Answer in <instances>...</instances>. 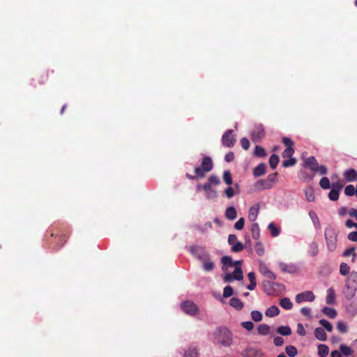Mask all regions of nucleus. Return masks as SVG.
Returning <instances> with one entry per match:
<instances>
[{
    "mask_svg": "<svg viewBox=\"0 0 357 357\" xmlns=\"http://www.w3.org/2000/svg\"><path fill=\"white\" fill-rule=\"evenodd\" d=\"M223 180L227 185L232 184V182H233L232 177H231V174L229 170L224 172Z\"/></svg>",
    "mask_w": 357,
    "mask_h": 357,
    "instance_id": "obj_39",
    "label": "nucleus"
},
{
    "mask_svg": "<svg viewBox=\"0 0 357 357\" xmlns=\"http://www.w3.org/2000/svg\"><path fill=\"white\" fill-rule=\"evenodd\" d=\"M273 343L275 346L280 347L284 344V339L282 337H275L273 340Z\"/></svg>",
    "mask_w": 357,
    "mask_h": 357,
    "instance_id": "obj_63",
    "label": "nucleus"
},
{
    "mask_svg": "<svg viewBox=\"0 0 357 357\" xmlns=\"http://www.w3.org/2000/svg\"><path fill=\"white\" fill-rule=\"evenodd\" d=\"M355 251V248L354 247H351L347 250H346L344 252H343V255L344 257H349L351 255H353V257H356V253L354 252Z\"/></svg>",
    "mask_w": 357,
    "mask_h": 357,
    "instance_id": "obj_58",
    "label": "nucleus"
},
{
    "mask_svg": "<svg viewBox=\"0 0 357 357\" xmlns=\"http://www.w3.org/2000/svg\"><path fill=\"white\" fill-rule=\"evenodd\" d=\"M229 304L238 310H241L243 307V303L237 298H231Z\"/></svg>",
    "mask_w": 357,
    "mask_h": 357,
    "instance_id": "obj_24",
    "label": "nucleus"
},
{
    "mask_svg": "<svg viewBox=\"0 0 357 357\" xmlns=\"http://www.w3.org/2000/svg\"><path fill=\"white\" fill-rule=\"evenodd\" d=\"M258 333L262 335H266L270 332V327L267 324H263L258 326Z\"/></svg>",
    "mask_w": 357,
    "mask_h": 357,
    "instance_id": "obj_32",
    "label": "nucleus"
},
{
    "mask_svg": "<svg viewBox=\"0 0 357 357\" xmlns=\"http://www.w3.org/2000/svg\"><path fill=\"white\" fill-rule=\"evenodd\" d=\"M315 296L311 291H305L302 293L298 294L296 296L295 300L298 303H301L304 301L312 302L314 300Z\"/></svg>",
    "mask_w": 357,
    "mask_h": 357,
    "instance_id": "obj_8",
    "label": "nucleus"
},
{
    "mask_svg": "<svg viewBox=\"0 0 357 357\" xmlns=\"http://www.w3.org/2000/svg\"><path fill=\"white\" fill-rule=\"evenodd\" d=\"M268 229L270 230V232L273 237H276L280 234V229H278L274 223L271 222L268 225Z\"/></svg>",
    "mask_w": 357,
    "mask_h": 357,
    "instance_id": "obj_35",
    "label": "nucleus"
},
{
    "mask_svg": "<svg viewBox=\"0 0 357 357\" xmlns=\"http://www.w3.org/2000/svg\"><path fill=\"white\" fill-rule=\"evenodd\" d=\"M243 249V244L240 241H237L236 242V243L234 244V245H232L231 251L234 252H238L242 251Z\"/></svg>",
    "mask_w": 357,
    "mask_h": 357,
    "instance_id": "obj_46",
    "label": "nucleus"
},
{
    "mask_svg": "<svg viewBox=\"0 0 357 357\" xmlns=\"http://www.w3.org/2000/svg\"><path fill=\"white\" fill-rule=\"evenodd\" d=\"M213 168V162L212 159L208 156H205L203 158L201 166L196 167L195 168V175H191L190 174H186V177L190 180H196L199 178H204L206 175V172L211 171Z\"/></svg>",
    "mask_w": 357,
    "mask_h": 357,
    "instance_id": "obj_2",
    "label": "nucleus"
},
{
    "mask_svg": "<svg viewBox=\"0 0 357 357\" xmlns=\"http://www.w3.org/2000/svg\"><path fill=\"white\" fill-rule=\"evenodd\" d=\"M340 352L342 353L346 356H350L352 352L351 349L345 344H341L340 347Z\"/></svg>",
    "mask_w": 357,
    "mask_h": 357,
    "instance_id": "obj_41",
    "label": "nucleus"
},
{
    "mask_svg": "<svg viewBox=\"0 0 357 357\" xmlns=\"http://www.w3.org/2000/svg\"><path fill=\"white\" fill-rule=\"evenodd\" d=\"M199 352L196 347L190 346L185 351L184 357H198Z\"/></svg>",
    "mask_w": 357,
    "mask_h": 357,
    "instance_id": "obj_21",
    "label": "nucleus"
},
{
    "mask_svg": "<svg viewBox=\"0 0 357 357\" xmlns=\"http://www.w3.org/2000/svg\"><path fill=\"white\" fill-rule=\"evenodd\" d=\"M203 268L205 271L210 272L214 268V264L211 261H206L204 263Z\"/></svg>",
    "mask_w": 357,
    "mask_h": 357,
    "instance_id": "obj_50",
    "label": "nucleus"
},
{
    "mask_svg": "<svg viewBox=\"0 0 357 357\" xmlns=\"http://www.w3.org/2000/svg\"><path fill=\"white\" fill-rule=\"evenodd\" d=\"M241 145L243 149L248 150L250 147V142L246 137H243L241 139Z\"/></svg>",
    "mask_w": 357,
    "mask_h": 357,
    "instance_id": "obj_60",
    "label": "nucleus"
},
{
    "mask_svg": "<svg viewBox=\"0 0 357 357\" xmlns=\"http://www.w3.org/2000/svg\"><path fill=\"white\" fill-rule=\"evenodd\" d=\"M214 343L224 347H229L233 344V335L231 331L226 327L216 328L213 333Z\"/></svg>",
    "mask_w": 357,
    "mask_h": 357,
    "instance_id": "obj_1",
    "label": "nucleus"
},
{
    "mask_svg": "<svg viewBox=\"0 0 357 357\" xmlns=\"http://www.w3.org/2000/svg\"><path fill=\"white\" fill-rule=\"evenodd\" d=\"M337 231L332 227H328L325 229V239L329 251L333 252L337 247Z\"/></svg>",
    "mask_w": 357,
    "mask_h": 357,
    "instance_id": "obj_4",
    "label": "nucleus"
},
{
    "mask_svg": "<svg viewBox=\"0 0 357 357\" xmlns=\"http://www.w3.org/2000/svg\"><path fill=\"white\" fill-rule=\"evenodd\" d=\"M326 302L328 305H333L335 303V291L332 288H329L327 290V296L326 298Z\"/></svg>",
    "mask_w": 357,
    "mask_h": 357,
    "instance_id": "obj_19",
    "label": "nucleus"
},
{
    "mask_svg": "<svg viewBox=\"0 0 357 357\" xmlns=\"http://www.w3.org/2000/svg\"><path fill=\"white\" fill-rule=\"evenodd\" d=\"M233 130H228L222 137V144L227 147H232L235 144L236 139L233 135Z\"/></svg>",
    "mask_w": 357,
    "mask_h": 357,
    "instance_id": "obj_7",
    "label": "nucleus"
},
{
    "mask_svg": "<svg viewBox=\"0 0 357 357\" xmlns=\"http://www.w3.org/2000/svg\"><path fill=\"white\" fill-rule=\"evenodd\" d=\"M279 314H280V309L275 305L271 306L265 312L266 316H267L268 317H274L278 315Z\"/></svg>",
    "mask_w": 357,
    "mask_h": 357,
    "instance_id": "obj_20",
    "label": "nucleus"
},
{
    "mask_svg": "<svg viewBox=\"0 0 357 357\" xmlns=\"http://www.w3.org/2000/svg\"><path fill=\"white\" fill-rule=\"evenodd\" d=\"M285 351L289 357H294L297 355V349L293 345H288L285 348Z\"/></svg>",
    "mask_w": 357,
    "mask_h": 357,
    "instance_id": "obj_31",
    "label": "nucleus"
},
{
    "mask_svg": "<svg viewBox=\"0 0 357 357\" xmlns=\"http://www.w3.org/2000/svg\"><path fill=\"white\" fill-rule=\"evenodd\" d=\"M205 193L206 198L208 199H214L217 197V192L213 189L207 190L205 192Z\"/></svg>",
    "mask_w": 357,
    "mask_h": 357,
    "instance_id": "obj_55",
    "label": "nucleus"
},
{
    "mask_svg": "<svg viewBox=\"0 0 357 357\" xmlns=\"http://www.w3.org/2000/svg\"><path fill=\"white\" fill-rule=\"evenodd\" d=\"M245 224V220L243 218H241L238 220L234 224V228L237 230H241Z\"/></svg>",
    "mask_w": 357,
    "mask_h": 357,
    "instance_id": "obj_54",
    "label": "nucleus"
},
{
    "mask_svg": "<svg viewBox=\"0 0 357 357\" xmlns=\"http://www.w3.org/2000/svg\"><path fill=\"white\" fill-rule=\"evenodd\" d=\"M259 211V205L257 204L252 206L249 209L248 219L251 222H255L257 220Z\"/></svg>",
    "mask_w": 357,
    "mask_h": 357,
    "instance_id": "obj_12",
    "label": "nucleus"
},
{
    "mask_svg": "<svg viewBox=\"0 0 357 357\" xmlns=\"http://www.w3.org/2000/svg\"><path fill=\"white\" fill-rule=\"evenodd\" d=\"M279 267L282 272H286V273H294L296 270L295 266L289 265L284 262H280L279 264Z\"/></svg>",
    "mask_w": 357,
    "mask_h": 357,
    "instance_id": "obj_17",
    "label": "nucleus"
},
{
    "mask_svg": "<svg viewBox=\"0 0 357 357\" xmlns=\"http://www.w3.org/2000/svg\"><path fill=\"white\" fill-rule=\"evenodd\" d=\"M221 262L223 265L222 270H225L227 267L234 266V261L229 256H224L221 259Z\"/></svg>",
    "mask_w": 357,
    "mask_h": 357,
    "instance_id": "obj_23",
    "label": "nucleus"
},
{
    "mask_svg": "<svg viewBox=\"0 0 357 357\" xmlns=\"http://www.w3.org/2000/svg\"><path fill=\"white\" fill-rule=\"evenodd\" d=\"M340 191L336 189H331V190L328 193V198L331 201H337L339 198Z\"/></svg>",
    "mask_w": 357,
    "mask_h": 357,
    "instance_id": "obj_42",
    "label": "nucleus"
},
{
    "mask_svg": "<svg viewBox=\"0 0 357 357\" xmlns=\"http://www.w3.org/2000/svg\"><path fill=\"white\" fill-rule=\"evenodd\" d=\"M297 333L301 336H305L306 335V331L303 324L301 323L297 324Z\"/></svg>",
    "mask_w": 357,
    "mask_h": 357,
    "instance_id": "obj_59",
    "label": "nucleus"
},
{
    "mask_svg": "<svg viewBox=\"0 0 357 357\" xmlns=\"http://www.w3.org/2000/svg\"><path fill=\"white\" fill-rule=\"evenodd\" d=\"M348 239L351 241L357 242V231L350 232L348 235Z\"/></svg>",
    "mask_w": 357,
    "mask_h": 357,
    "instance_id": "obj_64",
    "label": "nucleus"
},
{
    "mask_svg": "<svg viewBox=\"0 0 357 357\" xmlns=\"http://www.w3.org/2000/svg\"><path fill=\"white\" fill-rule=\"evenodd\" d=\"M225 217L229 220H234L237 217V212L234 206L228 207L225 211Z\"/></svg>",
    "mask_w": 357,
    "mask_h": 357,
    "instance_id": "obj_15",
    "label": "nucleus"
},
{
    "mask_svg": "<svg viewBox=\"0 0 357 357\" xmlns=\"http://www.w3.org/2000/svg\"><path fill=\"white\" fill-rule=\"evenodd\" d=\"M280 306L285 310H291L293 304L289 298H283L280 301Z\"/></svg>",
    "mask_w": 357,
    "mask_h": 357,
    "instance_id": "obj_26",
    "label": "nucleus"
},
{
    "mask_svg": "<svg viewBox=\"0 0 357 357\" xmlns=\"http://www.w3.org/2000/svg\"><path fill=\"white\" fill-rule=\"evenodd\" d=\"M259 271L266 278L274 280L276 279L275 274L268 268L265 264H259Z\"/></svg>",
    "mask_w": 357,
    "mask_h": 357,
    "instance_id": "obj_10",
    "label": "nucleus"
},
{
    "mask_svg": "<svg viewBox=\"0 0 357 357\" xmlns=\"http://www.w3.org/2000/svg\"><path fill=\"white\" fill-rule=\"evenodd\" d=\"M266 171V165L265 163H260L256 166L253 169V175L255 177H259L263 176Z\"/></svg>",
    "mask_w": 357,
    "mask_h": 357,
    "instance_id": "obj_13",
    "label": "nucleus"
},
{
    "mask_svg": "<svg viewBox=\"0 0 357 357\" xmlns=\"http://www.w3.org/2000/svg\"><path fill=\"white\" fill-rule=\"evenodd\" d=\"M304 165L311 171L318 172L321 175H325L327 173V168L324 165H319L317 159L314 156H310L305 159Z\"/></svg>",
    "mask_w": 357,
    "mask_h": 357,
    "instance_id": "obj_5",
    "label": "nucleus"
},
{
    "mask_svg": "<svg viewBox=\"0 0 357 357\" xmlns=\"http://www.w3.org/2000/svg\"><path fill=\"white\" fill-rule=\"evenodd\" d=\"M319 185H320L321 188L323 189L330 188L331 184H330V181H329L328 178H327V177L321 178L319 181Z\"/></svg>",
    "mask_w": 357,
    "mask_h": 357,
    "instance_id": "obj_43",
    "label": "nucleus"
},
{
    "mask_svg": "<svg viewBox=\"0 0 357 357\" xmlns=\"http://www.w3.org/2000/svg\"><path fill=\"white\" fill-rule=\"evenodd\" d=\"M305 195L306 199L308 202H313L314 200V191H313L312 188H310L308 189H306L305 190Z\"/></svg>",
    "mask_w": 357,
    "mask_h": 357,
    "instance_id": "obj_37",
    "label": "nucleus"
},
{
    "mask_svg": "<svg viewBox=\"0 0 357 357\" xmlns=\"http://www.w3.org/2000/svg\"><path fill=\"white\" fill-rule=\"evenodd\" d=\"M314 336L321 341H326L327 339L326 333L323 328L319 327L314 330Z\"/></svg>",
    "mask_w": 357,
    "mask_h": 357,
    "instance_id": "obj_16",
    "label": "nucleus"
},
{
    "mask_svg": "<svg viewBox=\"0 0 357 357\" xmlns=\"http://www.w3.org/2000/svg\"><path fill=\"white\" fill-rule=\"evenodd\" d=\"M279 161H280L279 156L276 154H273L272 155H271V157L269 158L270 167L273 169H275L276 168Z\"/></svg>",
    "mask_w": 357,
    "mask_h": 357,
    "instance_id": "obj_28",
    "label": "nucleus"
},
{
    "mask_svg": "<svg viewBox=\"0 0 357 357\" xmlns=\"http://www.w3.org/2000/svg\"><path fill=\"white\" fill-rule=\"evenodd\" d=\"M282 143L284 144V146L287 147V148H289V147H292L294 146V142L288 138V137H283L282 138Z\"/></svg>",
    "mask_w": 357,
    "mask_h": 357,
    "instance_id": "obj_57",
    "label": "nucleus"
},
{
    "mask_svg": "<svg viewBox=\"0 0 357 357\" xmlns=\"http://www.w3.org/2000/svg\"><path fill=\"white\" fill-rule=\"evenodd\" d=\"M319 324L321 325L328 332H332L333 326L326 319H322L319 321Z\"/></svg>",
    "mask_w": 357,
    "mask_h": 357,
    "instance_id": "obj_36",
    "label": "nucleus"
},
{
    "mask_svg": "<svg viewBox=\"0 0 357 357\" xmlns=\"http://www.w3.org/2000/svg\"><path fill=\"white\" fill-rule=\"evenodd\" d=\"M294 153V149L292 147L286 148V149L282 152V156L283 158H291Z\"/></svg>",
    "mask_w": 357,
    "mask_h": 357,
    "instance_id": "obj_48",
    "label": "nucleus"
},
{
    "mask_svg": "<svg viewBox=\"0 0 357 357\" xmlns=\"http://www.w3.org/2000/svg\"><path fill=\"white\" fill-rule=\"evenodd\" d=\"M50 237L52 239L47 238L50 243L53 244L54 250H59L67 241L68 235L66 230H61L52 227L50 229Z\"/></svg>",
    "mask_w": 357,
    "mask_h": 357,
    "instance_id": "obj_3",
    "label": "nucleus"
},
{
    "mask_svg": "<svg viewBox=\"0 0 357 357\" xmlns=\"http://www.w3.org/2000/svg\"><path fill=\"white\" fill-rule=\"evenodd\" d=\"M251 317L253 321L259 322L262 319V314L258 310H254L251 312Z\"/></svg>",
    "mask_w": 357,
    "mask_h": 357,
    "instance_id": "obj_38",
    "label": "nucleus"
},
{
    "mask_svg": "<svg viewBox=\"0 0 357 357\" xmlns=\"http://www.w3.org/2000/svg\"><path fill=\"white\" fill-rule=\"evenodd\" d=\"M241 326L243 328L248 331H251L254 328V324L251 321H244L241 323Z\"/></svg>",
    "mask_w": 357,
    "mask_h": 357,
    "instance_id": "obj_61",
    "label": "nucleus"
},
{
    "mask_svg": "<svg viewBox=\"0 0 357 357\" xmlns=\"http://www.w3.org/2000/svg\"><path fill=\"white\" fill-rule=\"evenodd\" d=\"M255 250L259 256H262L264 254V245L261 242H257L255 245Z\"/></svg>",
    "mask_w": 357,
    "mask_h": 357,
    "instance_id": "obj_44",
    "label": "nucleus"
},
{
    "mask_svg": "<svg viewBox=\"0 0 357 357\" xmlns=\"http://www.w3.org/2000/svg\"><path fill=\"white\" fill-rule=\"evenodd\" d=\"M252 236L255 239H258L260 236V229L257 223H254L251 227Z\"/></svg>",
    "mask_w": 357,
    "mask_h": 357,
    "instance_id": "obj_27",
    "label": "nucleus"
},
{
    "mask_svg": "<svg viewBox=\"0 0 357 357\" xmlns=\"http://www.w3.org/2000/svg\"><path fill=\"white\" fill-rule=\"evenodd\" d=\"M256 186L261 190L271 189V184L266 179H260L257 181Z\"/></svg>",
    "mask_w": 357,
    "mask_h": 357,
    "instance_id": "obj_18",
    "label": "nucleus"
},
{
    "mask_svg": "<svg viewBox=\"0 0 357 357\" xmlns=\"http://www.w3.org/2000/svg\"><path fill=\"white\" fill-rule=\"evenodd\" d=\"M264 136V130L262 126H259L251 133L252 140L255 142H259Z\"/></svg>",
    "mask_w": 357,
    "mask_h": 357,
    "instance_id": "obj_9",
    "label": "nucleus"
},
{
    "mask_svg": "<svg viewBox=\"0 0 357 357\" xmlns=\"http://www.w3.org/2000/svg\"><path fill=\"white\" fill-rule=\"evenodd\" d=\"M197 188L198 190L202 188L204 192L213 189L212 185L208 181H206L202 186L198 185Z\"/></svg>",
    "mask_w": 357,
    "mask_h": 357,
    "instance_id": "obj_62",
    "label": "nucleus"
},
{
    "mask_svg": "<svg viewBox=\"0 0 357 357\" xmlns=\"http://www.w3.org/2000/svg\"><path fill=\"white\" fill-rule=\"evenodd\" d=\"M233 293V288L231 286H226L223 290V296L225 298L230 297Z\"/></svg>",
    "mask_w": 357,
    "mask_h": 357,
    "instance_id": "obj_53",
    "label": "nucleus"
},
{
    "mask_svg": "<svg viewBox=\"0 0 357 357\" xmlns=\"http://www.w3.org/2000/svg\"><path fill=\"white\" fill-rule=\"evenodd\" d=\"M278 174L277 172L268 175L266 177V180L268 183L271 184V186L273 187L274 183L277 181Z\"/></svg>",
    "mask_w": 357,
    "mask_h": 357,
    "instance_id": "obj_45",
    "label": "nucleus"
},
{
    "mask_svg": "<svg viewBox=\"0 0 357 357\" xmlns=\"http://www.w3.org/2000/svg\"><path fill=\"white\" fill-rule=\"evenodd\" d=\"M277 332L281 335L288 336L292 333L291 329L288 326H282L277 328Z\"/></svg>",
    "mask_w": 357,
    "mask_h": 357,
    "instance_id": "obj_25",
    "label": "nucleus"
},
{
    "mask_svg": "<svg viewBox=\"0 0 357 357\" xmlns=\"http://www.w3.org/2000/svg\"><path fill=\"white\" fill-rule=\"evenodd\" d=\"M347 285L348 287H356L357 286V272L352 271L347 279Z\"/></svg>",
    "mask_w": 357,
    "mask_h": 357,
    "instance_id": "obj_14",
    "label": "nucleus"
},
{
    "mask_svg": "<svg viewBox=\"0 0 357 357\" xmlns=\"http://www.w3.org/2000/svg\"><path fill=\"white\" fill-rule=\"evenodd\" d=\"M296 163V160L294 158H290L289 160H285L282 162V167H289L294 166Z\"/></svg>",
    "mask_w": 357,
    "mask_h": 357,
    "instance_id": "obj_52",
    "label": "nucleus"
},
{
    "mask_svg": "<svg viewBox=\"0 0 357 357\" xmlns=\"http://www.w3.org/2000/svg\"><path fill=\"white\" fill-rule=\"evenodd\" d=\"M207 181L211 185H218L220 183V180L218 176L215 175H211Z\"/></svg>",
    "mask_w": 357,
    "mask_h": 357,
    "instance_id": "obj_40",
    "label": "nucleus"
},
{
    "mask_svg": "<svg viewBox=\"0 0 357 357\" xmlns=\"http://www.w3.org/2000/svg\"><path fill=\"white\" fill-rule=\"evenodd\" d=\"M255 156L263 158L266 155L264 149L260 146L256 145L254 151Z\"/></svg>",
    "mask_w": 357,
    "mask_h": 357,
    "instance_id": "obj_30",
    "label": "nucleus"
},
{
    "mask_svg": "<svg viewBox=\"0 0 357 357\" xmlns=\"http://www.w3.org/2000/svg\"><path fill=\"white\" fill-rule=\"evenodd\" d=\"M344 177L348 182L357 181V172L354 169H349L344 172Z\"/></svg>",
    "mask_w": 357,
    "mask_h": 357,
    "instance_id": "obj_11",
    "label": "nucleus"
},
{
    "mask_svg": "<svg viewBox=\"0 0 357 357\" xmlns=\"http://www.w3.org/2000/svg\"><path fill=\"white\" fill-rule=\"evenodd\" d=\"M344 193L347 196H353L355 195V188L353 185H348L344 188Z\"/></svg>",
    "mask_w": 357,
    "mask_h": 357,
    "instance_id": "obj_51",
    "label": "nucleus"
},
{
    "mask_svg": "<svg viewBox=\"0 0 357 357\" xmlns=\"http://www.w3.org/2000/svg\"><path fill=\"white\" fill-rule=\"evenodd\" d=\"M310 253L312 256H316L318 253V245L316 243L313 242L310 244Z\"/></svg>",
    "mask_w": 357,
    "mask_h": 357,
    "instance_id": "obj_49",
    "label": "nucleus"
},
{
    "mask_svg": "<svg viewBox=\"0 0 357 357\" xmlns=\"http://www.w3.org/2000/svg\"><path fill=\"white\" fill-rule=\"evenodd\" d=\"M350 267L344 262H342L340 266V273L342 275H347L349 273Z\"/></svg>",
    "mask_w": 357,
    "mask_h": 357,
    "instance_id": "obj_34",
    "label": "nucleus"
},
{
    "mask_svg": "<svg viewBox=\"0 0 357 357\" xmlns=\"http://www.w3.org/2000/svg\"><path fill=\"white\" fill-rule=\"evenodd\" d=\"M337 330L342 333H344L347 332L348 327L345 322L343 321H338L337 324Z\"/></svg>",
    "mask_w": 357,
    "mask_h": 357,
    "instance_id": "obj_47",
    "label": "nucleus"
},
{
    "mask_svg": "<svg viewBox=\"0 0 357 357\" xmlns=\"http://www.w3.org/2000/svg\"><path fill=\"white\" fill-rule=\"evenodd\" d=\"M234 280H241L243 278V271L241 268L236 266L232 273Z\"/></svg>",
    "mask_w": 357,
    "mask_h": 357,
    "instance_id": "obj_33",
    "label": "nucleus"
},
{
    "mask_svg": "<svg viewBox=\"0 0 357 357\" xmlns=\"http://www.w3.org/2000/svg\"><path fill=\"white\" fill-rule=\"evenodd\" d=\"M329 349L325 344H320L318 346V354L320 357H325L328 354Z\"/></svg>",
    "mask_w": 357,
    "mask_h": 357,
    "instance_id": "obj_29",
    "label": "nucleus"
},
{
    "mask_svg": "<svg viewBox=\"0 0 357 357\" xmlns=\"http://www.w3.org/2000/svg\"><path fill=\"white\" fill-rule=\"evenodd\" d=\"M181 308L185 314L190 316H195L199 311L197 305L190 301H185L181 303Z\"/></svg>",
    "mask_w": 357,
    "mask_h": 357,
    "instance_id": "obj_6",
    "label": "nucleus"
},
{
    "mask_svg": "<svg viewBox=\"0 0 357 357\" xmlns=\"http://www.w3.org/2000/svg\"><path fill=\"white\" fill-rule=\"evenodd\" d=\"M224 192L227 197L229 199L233 197L235 195L234 190L231 187H228L227 188H226Z\"/></svg>",
    "mask_w": 357,
    "mask_h": 357,
    "instance_id": "obj_56",
    "label": "nucleus"
},
{
    "mask_svg": "<svg viewBox=\"0 0 357 357\" xmlns=\"http://www.w3.org/2000/svg\"><path fill=\"white\" fill-rule=\"evenodd\" d=\"M322 312L330 319H335L337 316V311L329 307H324L322 309Z\"/></svg>",
    "mask_w": 357,
    "mask_h": 357,
    "instance_id": "obj_22",
    "label": "nucleus"
}]
</instances>
